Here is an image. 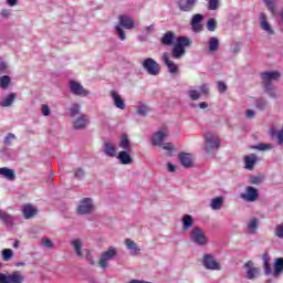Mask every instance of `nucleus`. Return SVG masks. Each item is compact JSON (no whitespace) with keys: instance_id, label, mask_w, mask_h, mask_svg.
I'll list each match as a JSON object with an SVG mask.
<instances>
[{"instance_id":"nucleus-55","label":"nucleus","mask_w":283,"mask_h":283,"mask_svg":"<svg viewBox=\"0 0 283 283\" xmlns=\"http://www.w3.org/2000/svg\"><path fill=\"white\" fill-rule=\"evenodd\" d=\"M163 149H165L166 151H171L174 149V144L166 143L164 144Z\"/></svg>"},{"instance_id":"nucleus-31","label":"nucleus","mask_w":283,"mask_h":283,"mask_svg":"<svg viewBox=\"0 0 283 283\" xmlns=\"http://www.w3.org/2000/svg\"><path fill=\"white\" fill-rule=\"evenodd\" d=\"M280 273H283V258H277L274 262V277H279Z\"/></svg>"},{"instance_id":"nucleus-61","label":"nucleus","mask_w":283,"mask_h":283,"mask_svg":"<svg viewBox=\"0 0 283 283\" xmlns=\"http://www.w3.org/2000/svg\"><path fill=\"white\" fill-rule=\"evenodd\" d=\"M6 67H8V65L0 59V70H6Z\"/></svg>"},{"instance_id":"nucleus-7","label":"nucleus","mask_w":283,"mask_h":283,"mask_svg":"<svg viewBox=\"0 0 283 283\" xmlns=\"http://www.w3.org/2000/svg\"><path fill=\"white\" fill-rule=\"evenodd\" d=\"M206 151H213L214 149H220V137H218L214 133H206Z\"/></svg>"},{"instance_id":"nucleus-36","label":"nucleus","mask_w":283,"mask_h":283,"mask_svg":"<svg viewBox=\"0 0 283 283\" xmlns=\"http://www.w3.org/2000/svg\"><path fill=\"white\" fill-rule=\"evenodd\" d=\"M14 98H17V93H11V94H9V95L1 102V106H2V107H10V105H12V103H14Z\"/></svg>"},{"instance_id":"nucleus-59","label":"nucleus","mask_w":283,"mask_h":283,"mask_svg":"<svg viewBox=\"0 0 283 283\" xmlns=\"http://www.w3.org/2000/svg\"><path fill=\"white\" fill-rule=\"evenodd\" d=\"M253 116H255V111H253V109H248V111H247V117H248V118H253Z\"/></svg>"},{"instance_id":"nucleus-51","label":"nucleus","mask_w":283,"mask_h":283,"mask_svg":"<svg viewBox=\"0 0 283 283\" xmlns=\"http://www.w3.org/2000/svg\"><path fill=\"white\" fill-rule=\"evenodd\" d=\"M220 0H210L209 1V10H218V3Z\"/></svg>"},{"instance_id":"nucleus-48","label":"nucleus","mask_w":283,"mask_h":283,"mask_svg":"<svg viewBox=\"0 0 283 283\" xmlns=\"http://www.w3.org/2000/svg\"><path fill=\"white\" fill-rule=\"evenodd\" d=\"M263 178L258 176L250 177L251 185H260L262 184Z\"/></svg>"},{"instance_id":"nucleus-22","label":"nucleus","mask_w":283,"mask_h":283,"mask_svg":"<svg viewBox=\"0 0 283 283\" xmlns=\"http://www.w3.org/2000/svg\"><path fill=\"white\" fill-rule=\"evenodd\" d=\"M104 154L111 158H116L117 149L112 142L104 143Z\"/></svg>"},{"instance_id":"nucleus-18","label":"nucleus","mask_w":283,"mask_h":283,"mask_svg":"<svg viewBox=\"0 0 283 283\" xmlns=\"http://www.w3.org/2000/svg\"><path fill=\"white\" fill-rule=\"evenodd\" d=\"M111 97L113 98V103L117 109H125V99H123L117 91H111Z\"/></svg>"},{"instance_id":"nucleus-41","label":"nucleus","mask_w":283,"mask_h":283,"mask_svg":"<svg viewBox=\"0 0 283 283\" xmlns=\"http://www.w3.org/2000/svg\"><path fill=\"white\" fill-rule=\"evenodd\" d=\"M78 112H81V105L78 104H73L69 111V115L74 117L77 116Z\"/></svg>"},{"instance_id":"nucleus-37","label":"nucleus","mask_w":283,"mask_h":283,"mask_svg":"<svg viewBox=\"0 0 283 283\" xmlns=\"http://www.w3.org/2000/svg\"><path fill=\"white\" fill-rule=\"evenodd\" d=\"M137 114L140 116H147L149 114V106L145 105L144 103H138L136 106Z\"/></svg>"},{"instance_id":"nucleus-34","label":"nucleus","mask_w":283,"mask_h":283,"mask_svg":"<svg viewBox=\"0 0 283 283\" xmlns=\"http://www.w3.org/2000/svg\"><path fill=\"white\" fill-rule=\"evenodd\" d=\"M223 202H224V199L222 197H217V198L212 199L210 207L214 211H218V210L222 209Z\"/></svg>"},{"instance_id":"nucleus-54","label":"nucleus","mask_w":283,"mask_h":283,"mask_svg":"<svg viewBox=\"0 0 283 283\" xmlns=\"http://www.w3.org/2000/svg\"><path fill=\"white\" fill-rule=\"evenodd\" d=\"M42 114L43 116H50V106L48 105H42Z\"/></svg>"},{"instance_id":"nucleus-46","label":"nucleus","mask_w":283,"mask_h":283,"mask_svg":"<svg viewBox=\"0 0 283 283\" xmlns=\"http://www.w3.org/2000/svg\"><path fill=\"white\" fill-rule=\"evenodd\" d=\"M188 96L191 98V101H198L200 98V94L196 90H190L188 92Z\"/></svg>"},{"instance_id":"nucleus-52","label":"nucleus","mask_w":283,"mask_h":283,"mask_svg":"<svg viewBox=\"0 0 283 283\" xmlns=\"http://www.w3.org/2000/svg\"><path fill=\"white\" fill-rule=\"evenodd\" d=\"M218 90L220 94L224 93L227 91V84L224 82H218Z\"/></svg>"},{"instance_id":"nucleus-45","label":"nucleus","mask_w":283,"mask_h":283,"mask_svg":"<svg viewBox=\"0 0 283 283\" xmlns=\"http://www.w3.org/2000/svg\"><path fill=\"white\" fill-rule=\"evenodd\" d=\"M255 107L256 109H266V101H264L263 98L260 99H255Z\"/></svg>"},{"instance_id":"nucleus-20","label":"nucleus","mask_w":283,"mask_h":283,"mask_svg":"<svg viewBox=\"0 0 283 283\" xmlns=\"http://www.w3.org/2000/svg\"><path fill=\"white\" fill-rule=\"evenodd\" d=\"M202 14L197 13L192 17L191 27L193 32H202Z\"/></svg>"},{"instance_id":"nucleus-13","label":"nucleus","mask_w":283,"mask_h":283,"mask_svg":"<svg viewBox=\"0 0 283 283\" xmlns=\"http://www.w3.org/2000/svg\"><path fill=\"white\" fill-rule=\"evenodd\" d=\"M247 193H241V198L247 202H255L258 200V189L248 186L245 189Z\"/></svg>"},{"instance_id":"nucleus-35","label":"nucleus","mask_w":283,"mask_h":283,"mask_svg":"<svg viewBox=\"0 0 283 283\" xmlns=\"http://www.w3.org/2000/svg\"><path fill=\"white\" fill-rule=\"evenodd\" d=\"M271 258H269V254H263V266H264V273L265 275H271L273 271L271 270V263H269Z\"/></svg>"},{"instance_id":"nucleus-27","label":"nucleus","mask_w":283,"mask_h":283,"mask_svg":"<svg viewBox=\"0 0 283 283\" xmlns=\"http://www.w3.org/2000/svg\"><path fill=\"white\" fill-rule=\"evenodd\" d=\"M245 169L252 171L253 167H255V163H258V156L251 154L244 157Z\"/></svg>"},{"instance_id":"nucleus-64","label":"nucleus","mask_w":283,"mask_h":283,"mask_svg":"<svg viewBox=\"0 0 283 283\" xmlns=\"http://www.w3.org/2000/svg\"><path fill=\"white\" fill-rule=\"evenodd\" d=\"M88 283H98V281H96V279H94V277H91V279H88Z\"/></svg>"},{"instance_id":"nucleus-24","label":"nucleus","mask_w":283,"mask_h":283,"mask_svg":"<svg viewBox=\"0 0 283 283\" xmlns=\"http://www.w3.org/2000/svg\"><path fill=\"white\" fill-rule=\"evenodd\" d=\"M167 130L164 129V130H159L157 133H155L153 135V145H163V140H165V138H167Z\"/></svg>"},{"instance_id":"nucleus-28","label":"nucleus","mask_w":283,"mask_h":283,"mask_svg":"<svg viewBox=\"0 0 283 283\" xmlns=\"http://www.w3.org/2000/svg\"><path fill=\"white\" fill-rule=\"evenodd\" d=\"M179 160L184 167H191V165H193V159L191 158V154H187V153L179 154Z\"/></svg>"},{"instance_id":"nucleus-8","label":"nucleus","mask_w":283,"mask_h":283,"mask_svg":"<svg viewBox=\"0 0 283 283\" xmlns=\"http://www.w3.org/2000/svg\"><path fill=\"white\" fill-rule=\"evenodd\" d=\"M25 276L20 271L12 272L9 275L0 273V283H23Z\"/></svg>"},{"instance_id":"nucleus-33","label":"nucleus","mask_w":283,"mask_h":283,"mask_svg":"<svg viewBox=\"0 0 283 283\" xmlns=\"http://www.w3.org/2000/svg\"><path fill=\"white\" fill-rule=\"evenodd\" d=\"M174 39H176V35L174 32L168 31L165 33V35L161 38V43L164 45H174Z\"/></svg>"},{"instance_id":"nucleus-16","label":"nucleus","mask_w":283,"mask_h":283,"mask_svg":"<svg viewBox=\"0 0 283 283\" xmlns=\"http://www.w3.org/2000/svg\"><path fill=\"white\" fill-rule=\"evenodd\" d=\"M178 6L181 12H191L196 6V0H178Z\"/></svg>"},{"instance_id":"nucleus-63","label":"nucleus","mask_w":283,"mask_h":283,"mask_svg":"<svg viewBox=\"0 0 283 283\" xmlns=\"http://www.w3.org/2000/svg\"><path fill=\"white\" fill-rule=\"evenodd\" d=\"M208 107H209V104H207L206 102L200 103L201 109H207Z\"/></svg>"},{"instance_id":"nucleus-43","label":"nucleus","mask_w":283,"mask_h":283,"mask_svg":"<svg viewBox=\"0 0 283 283\" xmlns=\"http://www.w3.org/2000/svg\"><path fill=\"white\" fill-rule=\"evenodd\" d=\"M255 149H259V151H269V149H273V144H259L255 146Z\"/></svg>"},{"instance_id":"nucleus-5","label":"nucleus","mask_w":283,"mask_h":283,"mask_svg":"<svg viewBox=\"0 0 283 283\" xmlns=\"http://www.w3.org/2000/svg\"><path fill=\"white\" fill-rule=\"evenodd\" d=\"M190 240L191 242H195V244H198V247H205L209 240L207 239V234H205V231L202 229L195 227L190 233Z\"/></svg>"},{"instance_id":"nucleus-9","label":"nucleus","mask_w":283,"mask_h":283,"mask_svg":"<svg viewBox=\"0 0 283 283\" xmlns=\"http://www.w3.org/2000/svg\"><path fill=\"white\" fill-rule=\"evenodd\" d=\"M143 66L144 70L147 71L151 76H158V74H160V66L151 57L146 59Z\"/></svg>"},{"instance_id":"nucleus-3","label":"nucleus","mask_w":283,"mask_h":283,"mask_svg":"<svg viewBox=\"0 0 283 283\" xmlns=\"http://www.w3.org/2000/svg\"><path fill=\"white\" fill-rule=\"evenodd\" d=\"M189 45H191V40H189V38L179 36L177 43L172 48V59H180L186 52L185 48H189Z\"/></svg>"},{"instance_id":"nucleus-62","label":"nucleus","mask_w":283,"mask_h":283,"mask_svg":"<svg viewBox=\"0 0 283 283\" xmlns=\"http://www.w3.org/2000/svg\"><path fill=\"white\" fill-rule=\"evenodd\" d=\"M7 3L11 7L17 6V0H7Z\"/></svg>"},{"instance_id":"nucleus-15","label":"nucleus","mask_w":283,"mask_h":283,"mask_svg":"<svg viewBox=\"0 0 283 283\" xmlns=\"http://www.w3.org/2000/svg\"><path fill=\"white\" fill-rule=\"evenodd\" d=\"M90 125V117L87 115H81L76 120L73 122L74 129H85Z\"/></svg>"},{"instance_id":"nucleus-47","label":"nucleus","mask_w":283,"mask_h":283,"mask_svg":"<svg viewBox=\"0 0 283 283\" xmlns=\"http://www.w3.org/2000/svg\"><path fill=\"white\" fill-rule=\"evenodd\" d=\"M268 10L273 12L275 10V0H264Z\"/></svg>"},{"instance_id":"nucleus-60","label":"nucleus","mask_w":283,"mask_h":283,"mask_svg":"<svg viewBox=\"0 0 283 283\" xmlns=\"http://www.w3.org/2000/svg\"><path fill=\"white\" fill-rule=\"evenodd\" d=\"M167 167H168V171H170L172 174H174V171H176V166H174L171 163H168Z\"/></svg>"},{"instance_id":"nucleus-26","label":"nucleus","mask_w":283,"mask_h":283,"mask_svg":"<svg viewBox=\"0 0 283 283\" xmlns=\"http://www.w3.org/2000/svg\"><path fill=\"white\" fill-rule=\"evenodd\" d=\"M259 20H260V25L262 30H264L269 34H273V29H271V24L269 23V21H266V14L261 13L259 17Z\"/></svg>"},{"instance_id":"nucleus-58","label":"nucleus","mask_w":283,"mask_h":283,"mask_svg":"<svg viewBox=\"0 0 283 283\" xmlns=\"http://www.w3.org/2000/svg\"><path fill=\"white\" fill-rule=\"evenodd\" d=\"M149 32H154V24H150L149 27H146V28L143 30V33H144V34H149Z\"/></svg>"},{"instance_id":"nucleus-25","label":"nucleus","mask_w":283,"mask_h":283,"mask_svg":"<svg viewBox=\"0 0 283 283\" xmlns=\"http://www.w3.org/2000/svg\"><path fill=\"white\" fill-rule=\"evenodd\" d=\"M125 244L128 251H130V255H138V253H140V248H138V244H136L134 240L126 239Z\"/></svg>"},{"instance_id":"nucleus-23","label":"nucleus","mask_w":283,"mask_h":283,"mask_svg":"<svg viewBox=\"0 0 283 283\" xmlns=\"http://www.w3.org/2000/svg\"><path fill=\"white\" fill-rule=\"evenodd\" d=\"M218 50H220V40L216 36H211L208 40V52L213 54V52H218Z\"/></svg>"},{"instance_id":"nucleus-12","label":"nucleus","mask_w":283,"mask_h":283,"mask_svg":"<svg viewBox=\"0 0 283 283\" xmlns=\"http://www.w3.org/2000/svg\"><path fill=\"white\" fill-rule=\"evenodd\" d=\"M203 265L211 271H220V263H218L211 254H206L203 256Z\"/></svg>"},{"instance_id":"nucleus-38","label":"nucleus","mask_w":283,"mask_h":283,"mask_svg":"<svg viewBox=\"0 0 283 283\" xmlns=\"http://www.w3.org/2000/svg\"><path fill=\"white\" fill-rule=\"evenodd\" d=\"M182 223H184V229H191V227H193V218H191V216L186 214L182 218Z\"/></svg>"},{"instance_id":"nucleus-57","label":"nucleus","mask_w":283,"mask_h":283,"mask_svg":"<svg viewBox=\"0 0 283 283\" xmlns=\"http://www.w3.org/2000/svg\"><path fill=\"white\" fill-rule=\"evenodd\" d=\"M200 91L202 92V94H209V85L202 84L200 86Z\"/></svg>"},{"instance_id":"nucleus-14","label":"nucleus","mask_w":283,"mask_h":283,"mask_svg":"<svg viewBox=\"0 0 283 283\" xmlns=\"http://www.w3.org/2000/svg\"><path fill=\"white\" fill-rule=\"evenodd\" d=\"M245 269H247V277L248 280H254V277H258L260 275V269L253 266V262L249 261L245 263Z\"/></svg>"},{"instance_id":"nucleus-39","label":"nucleus","mask_w":283,"mask_h":283,"mask_svg":"<svg viewBox=\"0 0 283 283\" xmlns=\"http://www.w3.org/2000/svg\"><path fill=\"white\" fill-rule=\"evenodd\" d=\"M216 28H218V22L216 19L210 18L207 22V30H209V32H216Z\"/></svg>"},{"instance_id":"nucleus-1","label":"nucleus","mask_w":283,"mask_h":283,"mask_svg":"<svg viewBox=\"0 0 283 283\" xmlns=\"http://www.w3.org/2000/svg\"><path fill=\"white\" fill-rule=\"evenodd\" d=\"M280 76H281V74L277 71L261 73V78L263 81L265 92H268L269 96L275 97V90L273 88V81H277V78H280Z\"/></svg>"},{"instance_id":"nucleus-49","label":"nucleus","mask_w":283,"mask_h":283,"mask_svg":"<svg viewBox=\"0 0 283 283\" xmlns=\"http://www.w3.org/2000/svg\"><path fill=\"white\" fill-rule=\"evenodd\" d=\"M14 138H17V136H14V134L9 133L7 135V137L4 138V145H11L12 140H14Z\"/></svg>"},{"instance_id":"nucleus-42","label":"nucleus","mask_w":283,"mask_h":283,"mask_svg":"<svg viewBox=\"0 0 283 283\" xmlns=\"http://www.w3.org/2000/svg\"><path fill=\"white\" fill-rule=\"evenodd\" d=\"M8 85H10V76L4 75L0 77V87H2V90H7Z\"/></svg>"},{"instance_id":"nucleus-6","label":"nucleus","mask_w":283,"mask_h":283,"mask_svg":"<svg viewBox=\"0 0 283 283\" xmlns=\"http://www.w3.org/2000/svg\"><path fill=\"white\" fill-rule=\"evenodd\" d=\"M117 254H118V251H116L115 248H109L107 251H104L101 254L99 261H98L101 269H107L109 262H112V260H114Z\"/></svg>"},{"instance_id":"nucleus-30","label":"nucleus","mask_w":283,"mask_h":283,"mask_svg":"<svg viewBox=\"0 0 283 283\" xmlns=\"http://www.w3.org/2000/svg\"><path fill=\"white\" fill-rule=\"evenodd\" d=\"M0 220L4 222V224L12 226L14 222V218L11 217L10 213H8L6 210L0 209Z\"/></svg>"},{"instance_id":"nucleus-21","label":"nucleus","mask_w":283,"mask_h":283,"mask_svg":"<svg viewBox=\"0 0 283 283\" xmlns=\"http://www.w3.org/2000/svg\"><path fill=\"white\" fill-rule=\"evenodd\" d=\"M117 159L122 165H132V163H134V159H132V155L127 150L119 151Z\"/></svg>"},{"instance_id":"nucleus-19","label":"nucleus","mask_w":283,"mask_h":283,"mask_svg":"<svg viewBox=\"0 0 283 283\" xmlns=\"http://www.w3.org/2000/svg\"><path fill=\"white\" fill-rule=\"evenodd\" d=\"M36 208L34 206L28 203L22 207V213L25 218V220H30V218H34L36 216Z\"/></svg>"},{"instance_id":"nucleus-50","label":"nucleus","mask_w":283,"mask_h":283,"mask_svg":"<svg viewBox=\"0 0 283 283\" xmlns=\"http://www.w3.org/2000/svg\"><path fill=\"white\" fill-rule=\"evenodd\" d=\"M275 235H276L277 238L283 239V223L276 226Z\"/></svg>"},{"instance_id":"nucleus-53","label":"nucleus","mask_w":283,"mask_h":283,"mask_svg":"<svg viewBox=\"0 0 283 283\" xmlns=\"http://www.w3.org/2000/svg\"><path fill=\"white\" fill-rule=\"evenodd\" d=\"M42 244H43L44 247H46V249H52V242H51V240L48 239V238H43V239H42Z\"/></svg>"},{"instance_id":"nucleus-11","label":"nucleus","mask_w":283,"mask_h":283,"mask_svg":"<svg viewBox=\"0 0 283 283\" xmlns=\"http://www.w3.org/2000/svg\"><path fill=\"white\" fill-rule=\"evenodd\" d=\"M70 90L72 94H75L76 96H87V94H90V91L85 90L83 85L76 81L70 82Z\"/></svg>"},{"instance_id":"nucleus-4","label":"nucleus","mask_w":283,"mask_h":283,"mask_svg":"<svg viewBox=\"0 0 283 283\" xmlns=\"http://www.w3.org/2000/svg\"><path fill=\"white\" fill-rule=\"evenodd\" d=\"M71 244L78 258H85V260H87L90 264H94V259L92 258V253L90 252V250L84 249L83 251H81L83 247V241H81V239L73 240Z\"/></svg>"},{"instance_id":"nucleus-10","label":"nucleus","mask_w":283,"mask_h":283,"mask_svg":"<svg viewBox=\"0 0 283 283\" xmlns=\"http://www.w3.org/2000/svg\"><path fill=\"white\" fill-rule=\"evenodd\" d=\"M92 211H94L92 199L84 198L77 207V213H80V216H85V213H92Z\"/></svg>"},{"instance_id":"nucleus-29","label":"nucleus","mask_w":283,"mask_h":283,"mask_svg":"<svg viewBox=\"0 0 283 283\" xmlns=\"http://www.w3.org/2000/svg\"><path fill=\"white\" fill-rule=\"evenodd\" d=\"M119 147L120 149H124V151H132V143L129 142V137H127V135H122Z\"/></svg>"},{"instance_id":"nucleus-32","label":"nucleus","mask_w":283,"mask_h":283,"mask_svg":"<svg viewBox=\"0 0 283 283\" xmlns=\"http://www.w3.org/2000/svg\"><path fill=\"white\" fill-rule=\"evenodd\" d=\"M0 176H3V178H7V180H14L17 178L14 170L6 167L0 168Z\"/></svg>"},{"instance_id":"nucleus-44","label":"nucleus","mask_w":283,"mask_h":283,"mask_svg":"<svg viewBox=\"0 0 283 283\" xmlns=\"http://www.w3.org/2000/svg\"><path fill=\"white\" fill-rule=\"evenodd\" d=\"M12 255H13V252L11 249H4L2 251V258H3L4 262H8L9 260H11Z\"/></svg>"},{"instance_id":"nucleus-2","label":"nucleus","mask_w":283,"mask_h":283,"mask_svg":"<svg viewBox=\"0 0 283 283\" xmlns=\"http://www.w3.org/2000/svg\"><path fill=\"white\" fill-rule=\"evenodd\" d=\"M119 24L115 27L116 33L118 35V39H120V41H125V39H127V36L125 35V31L123 30V28H125V30H134V19L128 17V15H119Z\"/></svg>"},{"instance_id":"nucleus-56","label":"nucleus","mask_w":283,"mask_h":283,"mask_svg":"<svg viewBox=\"0 0 283 283\" xmlns=\"http://www.w3.org/2000/svg\"><path fill=\"white\" fill-rule=\"evenodd\" d=\"M74 176L75 178H83V176H85V172L83 171V169H77L75 170Z\"/></svg>"},{"instance_id":"nucleus-17","label":"nucleus","mask_w":283,"mask_h":283,"mask_svg":"<svg viewBox=\"0 0 283 283\" xmlns=\"http://www.w3.org/2000/svg\"><path fill=\"white\" fill-rule=\"evenodd\" d=\"M163 61L165 65L168 67V71L170 72V74H178V65L169 59V54L164 53Z\"/></svg>"},{"instance_id":"nucleus-40","label":"nucleus","mask_w":283,"mask_h":283,"mask_svg":"<svg viewBox=\"0 0 283 283\" xmlns=\"http://www.w3.org/2000/svg\"><path fill=\"white\" fill-rule=\"evenodd\" d=\"M255 229H258V219H251L248 224V232L255 233Z\"/></svg>"}]
</instances>
